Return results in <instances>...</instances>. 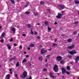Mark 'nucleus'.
I'll return each mask as SVG.
<instances>
[{"label": "nucleus", "instance_id": "nucleus-1", "mask_svg": "<svg viewBox=\"0 0 79 79\" xmlns=\"http://www.w3.org/2000/svg\"><path fill=\"white\" fill-rule=\"evenodd\" d=\"M27 76V72L26 71H25L23 74L20 76V77H22V79H24Z\"/></svg>", "mask_w": 79, "mask_h": 79}, {"label": "nucleus", "instance_id": "nucleus-2", "mask_svg": "<svg viewBox=\"0 0 79 79\" xmlns=\"http://www.w3.org/2000/svg\"><path fill=\"white\" fill-rule=\"evenodd\" d=\"M58 65L56 64L55 65L53 69V71L55 73H57V72H58Z\"/></svg>", "mask_w": 79, "mask_h": 79}, {"label": "nucleus", "instance_id": "nucleus-3", "mask_svg": "<svg viewBox=\"0 0 79 79\" xmlns=\"http://www.w3.org/2000/svg\"><path fill=\"white\" fill-rule=\"evenodd\" d=\"M69 53H70V55H73L74 54H76V53H77V52L75 51L74 50H73L72 51L69 52Z\"/></svg>", "mask_w": 79, "mask_h": 79}, {"label": "nucleus", "instance_id": "nucleus-4", "mask_svg": "<svg viewBox=\"0 0 79 79\" xmlns=\"http://www.w3.org/2000/svg\"><path fill=\"white\" fill-rule=\"evenodd\" d=\"M62 16L61 14L60 13H58L57 15V16H56V18L58 19H60L62 18Z\"/></svg>", "mask_w": 79, "mask_h": 79}, {"label": "nucleus", "instance_id": "nucleus-5", "mask_svg": "<svg viewBox=\"0 0 79 79\" xmlns=\"http://www.w3.org/2000/svg\"><path fill=\"white\" fill-rule=\"evenodd\" d=\"M62 69V74H65L66 72V70L64 68H61Z\"/></svg>", "mask_w": 79, "mask_h": 79}, {"label": "nucleus", "instance_id": "nucleus-6", "mask_svg": "<svg viewBox=\"0 0 79 79\" xmlns=\"http://www.w3.org/2000/svg\"><path fill=\"white\" fill-rule=\"evenodd\" d=\"M75 47V45L74 44H73L72 46H69L67 48V49H73Z\"/></svg>", "mask_w": 79, "mask_h": 79}, {"label": "nucleus", "instance_id": "nucleus-7", "mask_svg": "<svg viewBox=\"0 0 79 79\" xmlns=\"http://www.w3.org/2000/svg\"><path fill=\"white\" fill-rule=\"evenodd\" d=\"M57 59L58 61H61L62 60V57L61 56L57 57Z\"/></svg>", "mask_w": 79, "mask_h": 79}, {"label": "nucleus", "instance_id": "nucleus-8", "mask_svg": "<svg viewBox=\"0 0 79 79\" xmlns=\"http://www.w3.org/2000/svg\"><path fill=\"white\" fill-rule=\"evenodd\" d=\"M49 76L51 77L52 78H55V77L53 76V73H52L51 72L50 73H49Z\"/></svg>", "mask_w": 79, "mask_h": 79}, {"label": "nucleus", "instance_id": "nucleus-9", "mask_svg": "<svg viewBox=\"0 0 79 79\" xmlns=\"http://www.w3.org/2000/svg\"><path fill=\"white\" fill-rule=\"evenodd\" d=\"M43 60V56H41L38 57V60L39 61H42Z\"/></svg>", "mask_w": 79, "mask_h": 79}, {"label": "nucleus", "instance_id": "nucleus-10", "mask_svg": "<svg viewBox=\"0 0 79 79\" xmlns=\"http://www.w3.org/2000/svg\"><path fill=\"white\" fill-rule=\"evenodd\" d=\"M11 31H13V32L14 33L15 32V31H16V29L14 27H12L11 28Z\"/></svg>", "mask_w": 79, "mask_h": 79}, {"label": "nucleus", "instance_id": "nucleus-11", "mask_svg": "<svg viewBox=\"0 0 79 79\" xmlns=\"http://www.w3.org/2000/svg\"><path fill=\"white\" fill-rule=\"evenodd\" d=\"M58 6H59L60 9H64V7L63 6V5H59Z\"/></svg>", "mask_w": 79, "mask_h": 79}, {"label": "nucleus", "instance_id": "nucleus-12", "mask_svg": "<svg viewBox=\"0 0 79 79\" xmlns=\"http://www.w3.org/2000/svg\"><path fill=\"white\" fill-rule=\"evenodd\" d=\"M79 60V56H77L75 58V62L76 63H77L78 62V60Z\"/></svg>", "mask_w": 79, "mask_h": 79}, {"label": "nucleus", "instance_id": "nucleus-13", "mask_svg": "<svg viewBox=\"0 0 79 79\" xmlns=\"http://www.w3.org/2000/svg\"><path fill=\"white\" fill-rule=\"evenodd\" d=\"M16 59V57H14L9 59L10 61H11V60H14Z\"/></svg>", "mask_w": 79, "mask_h": 79}, {"label": "nucleus", "instance_id": "nucleus-14", "mask_svg": "<svg viewBox=\"0 0 79 79\" xmlns=\"http://www.w3.org/2000/svg\"><path fill=\"white\" fill-rule=\"evenodd\" d=\"M7 46L8 47V50H11V47L10 46V45L7 44Z\"/></svg>", "mask_w": 79, "mask_h": 79}, {"label": "nucleus", "instance_id": "nucleus-15", "mask_svg": "<svg viewBox=\"0 0 79 79\" xmlns=\"http://www.w3.org/2000/svg\"><path fill=\"white\" fill-rule=\"evenodd\" d=\"M44 49H42L41 50V54H44Z\"/></svg>", "mask_w": 79, "mask_h": 79}, {"label": "nucleus", "instance_id": "nucleus-16", "mask_svg": "<svg viewBox=\"0 0 79 79\" xmlns=\"http://www.w3.org/2000/svg\"><path fill=\"white\" fill-rule=\"evenodd\" d=\"M67 42H72V39L69 38L67 40Z\"/></svg>", "mask_w": 79, "mask_h": 79}, {"label": "nucleus", "instance_id": "nucleus-17", "mask_svg": "<svg viewBox=\"0 0 79 79\" xmlns=\"http://www.w3.org/2000/svg\"><path fill=\"white\" fill-rule=\"evenodd\" d=\"M19 62H18L16 64V67H19Z\"/></svg>", "mask_w": 79, "mask_h": 79}, {"label": "nucleus", "instance_id": "nucleus-18", "mask_svg": "<svg viewBox=\"0 0 79 79\" xmlns=\"http://www.w3.org/2000/svg\"><path fill=\"white\" fill-rule=\"evenodd\" d=\"M34 45H35L34 44H30V47H32V48L34 47Z\"/></svg>", "mask_w": 79, "mask_h": 79}, {"label": "nucleus", "instance_id": "nucleus-19", "mask_svg": "<svg viewBox=\"0 0 79 79\" xmlns=\"http://www.w3.org/2000/svg\"><path fill=\"white\" fill-rule=\"evenodd\" d=\"M5 33L4 32L2 33V34L1 35L2 38V37H4L5 36Z\"/></svg>", "mask_w": 79, "mask_h": 79}, {"label": "nucleus", "instance_id": "nucleus-20", "mask_svg": "<svg viewBox=\"0 0 79 79\" xmlns=\"http://www.w3.org/2000/svg\"><path fill=\"white\" fill-rule=\"evenodd\" d=\"M26 61H27V60L25 58L23 60L22 63H25V62H26Z\"/></svg>", "mask_w": 79, "mask_h": 79}, {"label": "nucleus", "instance_id": "nucleus-21", "mask_svg": "<svg viewBox=\"0 0 79 79\" xmlns=\"http://www.w3.org/2000/svg\"><path fill=\"white\" fill-rule=\"evenodd\" d=\"M75 4H79V1L77 0H75Z\"/></svg>", "mask_w": 79, "mask_h": 79}, {"label": "nucleus", "instance_id": "nucleus-22", "mask_svg": "<svg viewBox=\"0 0 79 79\" xmlns=\"http://www.w3.org/2000/svg\"><path fill=\"white\" fill-rule=\"evenodd\" d=\"M31 62L30 61H28V63L29 64V65H28V66H31L32 64H31Z\"/></svg>", "mask_w": 79, "mask_h": 79}, {"label": "nucleus", "instance_id": "nucleus-23", "mask_svg": "<svg viewBox=\"0 0 79 79\" xmlns=\"http://www.w3.org/2000/svg\"><path fill=\"white\" fill-rule=\"evenodd\" d=\"M48 32H50L51 31V28L49 27V26H48Z\"/></svg>", "mask_w": 79, "mask_h": 79}, {"label": "nucleus", "instance_id": "nucleus-24", "mask_svg": "<svg viewBox=\"0 0 79 79\" xmlns=\"http://www.w3.org/2000/svg\"><path fill=\"white\" fill-rule=\"evenodd\" d=\"M31 27H32V26H31V25H30V24H28L27 25V27L28 28H30Z\"/></svg>", "mask_w": 79, "mask_h": 79}, {"label": "nucleus", "instance_id": "nucleus-25", "mask_svg": "<svg viewBox=\"0 0 79 79\" xmlns=\"http://www.w3.org/2000/svg\"><path fill=\"white\" fill-rule=\"evenodd\" d=\"M25 13L26 15H29V13H30V12L29 11H26Z\"/></svg>", "mask_w": 79, "mask_h": 79}, {"label": "nucleus", "instance_id": "nucleus-26", "mask_svg": "<svg viewBox=\"0 0 79 79\" xmlns=\"http://www.w3.org/2000/svg\"><path fill=\"white\" fill-rule=\"evenodd\" d=\"M63 60H61L60 62V64H63V65L64 64V63H63Z\"/></svg>", "mask_w": 79, "mask_h": 79}, {"label": "nucleus", "instance_id": "nucleus-27", "mask_svg": "<svg viewBox=\"0 0 79 79\" xmlns=\"http://www.w3.org/2000/svg\"><path fill=\"white\" fill-rule=\"evenodd\" d=\"M6 77L7 78H9L10 77V74H7L6 76Z\"/></svg>", "mask_w": 79, "mask_h": 79}, {"label": "nucleus", "instance_id": "nucleus-28", "mask_svg": "<svg viewBox=\"0 0 79 79\" xmlns=\"http://www.w3.org/2000/svg\"><path fill=\"white\" fill-rule=\"evenodd\" d=\"M10 1L11 2H12V3H13V4H15V1H14L13 0H10Z\"/></svg>", "mask_w": 79, "mask_h": 79}, {"label": "nucleus", "instance_id": "nucleus-29", "mask_svg": "<svg viewBox=\"0 0 79 79\" xmlns=\"http://www.w3.org/2000/svg\"><path fill=\"white\" fill-rule=\"evenodd\" d=\"M66 73L68 75H69V74H70V72H68L67 71H66Z\"/></svg>", "mask_w": 79, "mask_h": 79}, {"label": "nucleus", "instance_id": "nucleus-30", "mask_svg": "<svg viewBox=\"0 0 79 79\" xmlns=\"http://www.w3.org/2000/svg\"><path fill=\"white\" fill-rule=\"evenodd\" d=\"M73 35H75L76 34H77V31H75L73 33Z\"/></svg>", "mask_w": 79, "mask_h": 79}, {"label": "nucleus", "instance_id": "nucleus-31", "mask_svg": "<svg viewBox=\"0 0 79 79\" xmlns=\"http://www.w3.org/2000/svg\"><path fill=\"white\" fill-rule=\"evenodd\" d=\"M44 23L46 25V26H47L48 24V22L47 21H46L44 22Z\"/></svg>", "mask_w": 79, "mask_h": 79}, {"label": "nucleus", "instance_id": "nucleus-32", "mask_svg": "<svg viewBox=\"0 0 79 79\" xmlns=\"http://www.w3.org/2000/svg\"><path fill=\"white\" fill-rule=\"evenodd\" d=\"M57 44L56 43H54L53 44V47H55V46H56Z\"/></svg>", "mask_w": 79, "mask_h": 79}, {"label": "nucleus", "instance_id": "nucleus-33", "mask_svg": "<svg viewBox=\"0 0 79 79\" xmlns=\"http://www.w3.org/2000/svg\"><path fill=\"white\" fill-rule=\"evenodd\" d=\"M67 69L68 70H70V67L69 66H67Z\"/></svg>", "mask_w": 79, "mask_h": 79}, {"label": "nucleus", "instance_id": "nucleus-34", "mask_svg": "<svg viewBox=\"0 0 79 79\" xmlns=\"http://www.w3.org/2000/svg\"><path fill=\"white\" fill-rule=\"evenodd\" d=\"M31 35H33V34H34V32L32 31V30H31Z\"/></svg>", "mask_w": 79, "mask_h": 79}, {"label": "nucleus", "instance_id": "nucleus-35", "mask_svg": "<svg viewBox=\"0 0 79 79\" xmlns=\"http://www.w3.org/2000/svg\"><path fill=\"white\" fill-rule=\"evenodd\" d=\"M15 77L17 78V79H18V75L17 74H15Z\"/></svg>", "mask_w": 79, "mask_h": 79}, {"label": "nucleus", "instance_id": "nucleus-36", "mask_svg": "<svg viewBox=\"0 0 79 79\" xmlns=\"http://www.w3.org/2000/svg\"><path fill=\"white\" fill-rule=\"evenodd\" d=\"M78 24V22H75L73 24Z\"/></svg>", "mask_w": 79, "mask_h": 79}, {"label": "nucleus", "instance_id": "nucleus-37", "mask_svg": "<svg viewBox=\"0 0 79 79\" xmlns=\"http://www.w3.org/2000/svg\"><path fill=\"white\" fill-rule=\"evenodd\" d=\"M50 55H48L46 56V58H49V57H50Z\"/></svg>", "mask_w": 79, "mask_h": 79}, {"label": "nucleus", "instance_id": "nucleus-38", "mask_svg": "<svg viewBox=\"0 0 79 79\" xmlns=\"http://www.w3.org/2000/svg\"><path fill=\"white\" fill-rule=\"evenodd\" d=\"M64 11H62L61 12V15L62 16H63V13H64Z\"/></svg>", "mask_w": 79, "mask_h": 79}, {"label": "nucleus", "instance_id": "nucleus-39", "mask_svg": "<svg viewBox=\"0 0 79 79\" xmlns=\"http://www.w3.org/2000/svg\"><path fill=\"white\" fill-rule=\"evenodd\" d=\"M27 79H32V76H30L29 78H28Z\"/></svg>", "mask_w": 79, "mask_h": 79}, {"label": "nucleus", "instance_id": "nucleus-40", "mask_svg": "<svg viewBox=\"0 0 79 79\" xmlns=\"http://www.w3.org/2000/svg\"><path fill=\"white\" fill-rule=\"evenodd\" d=\"M35 35H36V34H37L38 33H37V31H35L34 33Z\"/></svg>", "mask_w": 79, "mask_h": 79}, {"label": "nucleus", "instance_id": "nucleus-41", "mask_svg": "<svg viewBox=\"0 0 79 79\" xmlns=\"http://www.w3.org/2000/svg\"><path fill=\"white\" fill-rule=\"evenodd\" d=\"M47 51L46 50L44 51V53H47Z\"/></svg>", "mask_w": 79, "mask_h": 79}, {"label": "nucleus", "instance_id": "nucleus-42", "mask_svg": "<svg viewBox=\"0 0 79 79\" xmlns=\"http://www.w3.org/2000/svg\"><path fill=\"white\" fill-rule=\"evenodd\" d=\"M41 4L42 5H44V2H40Z\"/></svg>", "mask_w": 79, "mask_h": 79}, {"label": "nucleus", "instance_id": "nucleus-43", "mask_svg": "<svg viewBox=\"0 0 79 79\" xmlns=\"http://www.w3.org/2000/svg\"><path fill=\"white\" fill-rule=\"evenodd\" d=\"M10 42H13V38H11L10 39Z\"/></svg>", "mask_w": 79, "mask_h": 79}, {"label": "nucleus", "instance_id": "nucleus-44", "mask_svg": "<svg viewBox=\"0 0 79 79\" xmlns=\"http://www.w3.org/2000/svg\"><path fill=\"white\" fill-rule=\"evenodd\" d=\"M43 71H47V70L46 69H43Z\"/></svg>", "mask_w": 79, "mask_h": 79}, {"label": "nucleus", "instance_id": "nucleus-45", "mask_svg": "<svg viewBox=\"0 0 79 79\" xmlns=\"http://www.w3.org/2000/svg\"><path fill=\"white\" fill-rule=\"evenodd\" d=\"M47 10L49 12V13L50 14L51 11H50V9H48Z\"/></svg>", "mask_w": 79, "mask_h": 79}, {"label": "nucleus", "instance_id": "nucleus-46", "mask_svg": "<svg viewBox=\"0 0 79 79\" xmlns=\"http://www.w3.org/2000/svg\"><path fill=\"white\" fill-rule=\"evenodd\" d=\"M28 5H29L28 3H27L26 6H25V7H27V6H28Z\"/></svg>", "mask_w": 79, "mask_h": 79}, {"label": "nucleus", "instance_id": "nucleus-47", "mask_svg": "<svg viewBox=\"0 0 79 79\" xmlns=\"http://www.w3.org/2000/svg\"><path fill=\"white\" fill-rule=\"evenodd\" d=\"M69 58H71V57H72V56L71 55L69 56Z\"/></svg>", "mask_w": 79, "mask_h": 79}, {"label": "nucleus", "instance_id": "nucleus-48", "mask_svg": "<svg viewBox=\"0 0 79 79\" xmlns=\"http://www.w3.org/2000/svg\"><path fill=\"white\" fill-rule=\"evenodd\" d=\"M14 47H16V46H17V45H16V44H14Z\"/></svg>", "mask_w": 79, "mask_h": 79}, {"label": "nucleus", "instance_id": "nucleus-49", "mask_svg": "<svg viewBox=\"0 0 79 79\" xmlns=\"http://www.w3.org/2000/svg\"><path fill=\"white\" fill-rule=\"evenodd\" d=\"M45 66H46V67H48V63H47L45 65Z\"/></svg>", "mask_w": 79, "mask_h": 79}, {"label": "nucleus", "instance_id": "nucleus-50", "mask_svg": "<svg viewBox=\"0 0 79 79\" xmlns=\"http://www.w3.org/2000/svg\"><path fill=\"white\" fill-rule=\"evenodd\" d=\"M3 39H2L1 40V43H3Z\"/></svg>", "mask_w": 79, "mask_h": 79}, {"label": "nucleus", "instance_id": "nucleus-51", "mask_svg": "<svg viewBox=\"0 0 79 79\" xmlns=\"http://www.w3.org/2000/svg\"><path fill=\"white\" fill-rule=\"evenodd\" d=\"M19 48H20V49H22V48H23V47H22V46H20L19 47Z\"/></svg>", "mask_w": 79, "mask_h": 79}, {"label": "nucleus", "instance_id": "nucleus-52", "mask_svg": "<svg viewBox=\"0 0 79 79\" xmlns=\"http://www.w3.org/2000/svg\"><path fill=\"white\" fill-rule=\"evenodd\" d=\"M23 37H25V36H26V35H25V34H23L22 35Z\"/></svg>", "mask_w": 79, "mask_h": 79}, {"label": "nucleus", "instance_id": "nucleus-53", "mask_svg": "<svg viewBox=\"0 0 79 79\" xmlns=\"http://www.w3.org/2000/svg\"><path fill=\"white\" fill-rule=\"evenodd\" d=\"M52 50V48H50V49H48L49 51H50V50Z\"/></svg>", "mask_w": 79, "mask_h": 79}, {"label": "nucleus", "instance_id": "nucleus-54", "mask_svg": "<svg viewBox=\"0 0 79 79\" xmlns=\"http://www.w3.org/2000/svg\"><path fill=\"white\" fill-rule=\"evenodd\" d=\"M37 39H40V36H38V37H37Z\"/></svg>", "mask_w": 79, "mask_h": 79}, {"label": "nucleus", "instance_id": "nucleus-55", "mask_svg": "<svg viewBox=\"0 0 79 79\" xmlns=\"http://www.w3.org/2000/svg\"><path fill=\"white\" fill-rule=\"evenodd\" d=\"M28 57H29V55H27L26 56V58H28Z\"/></svg>", "mask_w": 79, "mask_h": 79}, {"label": "nucleus", "instance_id": "nucleus-56", "mask_svg": "<svg viewBox=\"0 0 79 79\" xmlns=\"http://www.w3.org/2000/svg\"><path fill=\"white\" fill-rule=\"evenodd\" d=\"M34 15H37L36 13L35 12H34Z\"/></svg>", "mask_w": 79, "mask_h": 79}, {"label": "nucleus", "instance_id": "nucleus-57", "mask_svg": "<svg viewBox=\"0 0 79 79\" xmlns=\"http://www.w3.org/2000/svg\"><path fill=\"white\" fill-rule=\"evenodd\" d=\"M47 61H48V60L47 59H46L45 60V62H47Z\"/></svg>", "mask_w": 79, "mask_h": 79}, {"label": "nucleus", "instance_id": "nucleus-58", "mask_svg": "<svg viewBox=\"0 0 79 79\" xmlns=\"http://www.w3.org/2000/svg\"><path fill=\"white\" fill-rule=\"evenodd\" d=\"M24 54L26 55V54H27V53L26 52H24Z\"/></svg>", "mask_w": 79, "mask_h": 79}, {"label": "nucleus", "instance_id": "nucleus-59", "mask_svg": "<svg viewBox=\"0 0 79 79\" xmlns=\"http://www.w3.org/2000/svg\"><path fill=\"white\" fill-rule=\"evenodd\" d=\"M9 71H10V72H11V71H12V69H9Z\"/></svg>", "mask_w": 79, "mask_h": 79}, {"label": "nucleus", "instance_id": "nucleus-60", "mask_svg": "<svg viewBox=\"0 0 79 79\" xmlns=\"http://www.w3.org/2000/svg\"><path fill=\"white\" fill-rule=\"evenodd\" d=\"M54 24H55V25H56V24H57V22H55V23H54Z\"/></svg>", "mask_w": 79, "mask_h": 79}, {"label": "nucleus", "instance_id": "nucleus-61", "mask_svg": "<svg viewBox=\"0 0 79 79\" xmlns=\"http://www.w3.org/2000/svg\"><path fill=\"white\" fill-rule=\"evenodd\" d=\"M30 49H31V48H28V50H30Z\"/></svg>", "mask_w": 79, "mask_h": 79}, {"label": "nucleus", "instance_id": "nucleus-62", "mask_svg": "<svg viewBox=\"0 0 79 79\" xmlns=\"http://www.w3.org/2000/svg\"><path fill=\"white\" fill-rule=\"evenodd\" d=\"M61 35V36H62V37H64V34Z\"/></svg>", "mask_w": 79, "mask_h": 79}, {"label": "nucleus", "instance_id": "nucleus-63", "mask_svg": "<svg viewBox=\"0 0 79 79\" xmlns=\"http://www.w3.org/2000/svg\"><path fill=\"white\" fill-rule=\"evenodd\" d=\"M43 47V46H42V45L40 46V48H42V47Z\"/></svg>", "mask_w": 79, "mask_h": 79}, {"label": "nucleus", "instance_id": "nucleus-64", "mask_svg": "<svg viewBox=\"0 0 79 79\" xmlns=\"http://www.w3.org/2000/svg\"><path fill=\"white\" fill-rule=\"evenodd\" d=\"M57 41V40L56 39H55V41L56 42Z\"/></svg>", "mask_w": 79, "mask_h": 79}]
</instances>
